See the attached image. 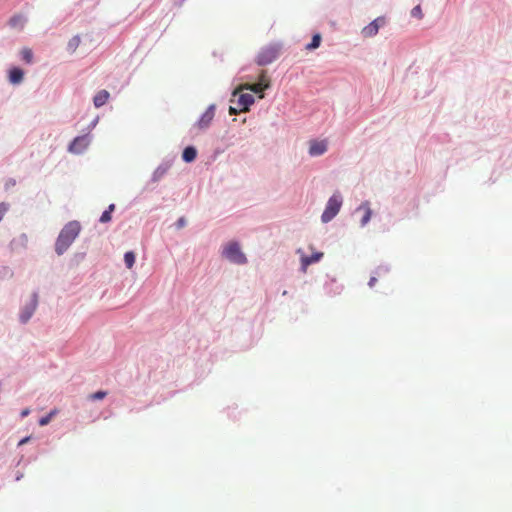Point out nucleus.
<instances>
[{
  "instance_id": "obj_20",
  "label": "nucleus",
  "mask_w": 512,
  "mask_h": 512,
  "mask_svg": "<svg viewBox=\"0 0 512 512\" xmlns=\"http://www.w3.org/2000/svg\"><path fill=\"white\" fill-rule=\"evenodd\" d=\"M107 395L106 391H97L89 396V399L91 400H101L105 398Z\"/></svg>"
},
{
  "instance_id": "obj_26",
  "label": "nucleus",
  "mask_w": 512,
  "mask_h": 512,
  "mask_svg": "<svg viewBox=\"0 0 512 512\" xmlns=\"http://www.w3.org/2000/svg\"><path fill=\"white\" fill-rule=\"evenodd\" d=\"M187 221L184 219V218H180L177 222H176V226L178 229L184 227L186 225Z\"/></svg>"
},
{
  "instance_id": "obj_23",
  "label": "nucleus",
  "mask_w": 512,
  "mask_h": 512,
  "mask_svg": "<svg viewBox=\"0 0 512 512\" xmlns=\"http://www.w3.org/2000/svg\"><path fill=\"white\" fill-rule=\"evenodd\" d=\"M111 220V213L110 211H104L100 217V222L102 223H106V222H109Z\"/></svg>"
},
{
  "instance_id": "obj_11",
  "label": "nucleus",
  "mask_w": 512,
  "mask_h": 512,
  "mask_svg": "<svg viewBox=\"0 0 512 512\" xmlns=\"http://www.w3.org/2000/svg\"><path fill=\"white\" fill-rule=\"evenodd\" d=\"M24 72L18 67H14L9 71V81L11 84H20L23 81Z\"/></svg>"
},
{
  "instance_id": "obj_13",
  "label": "nucleus",
  "mask_w": 512,
  "mask_h": 512,
  "mask_svg": "<svg viewBox=\"0 0 512 512\" xmlns=\"http://www.w3.org/2000/svg\"><path fill=\"white\" fill-rule=\"evenodd\" d=\"M110 94L106 90L99 91L93 98V103L96 108L102 107L108 100Z\"/></svg>"
},
{
  "instance_id": "obj_30",
  "label": "nucleus",
  "mask_w": 512,
  "mask_h": 512,
  "mask_svg": "<svg viewBox=\"0 0 512 512\" xmlns=\"http://www.w3.org/2000/svg\"><path fill=\"white\" fill-rule=\"evenodd\" d=\"M98 122V118H96L90 125L91 128H94Z\"/></svg>"
},
{
  "instance_id": "obj_27",
  "label": "nucleus",
  "mask_w": 512,
  "mask_h": 512,
  "mask_svg": "<svg viewBox=\"0 0 512 512\" xmlns=\"http://www.w3.org/2000/svg\"><path fill=\"white\" fill-rule=\"evenodd\" d=\"M30 439H31V437H30V436H28V437H25V438L21 439V440L19 441V443H18V446H22V445H24V444L28 443V442L30 441Z\"/></svg>"
},
{
  "instance_id": "obj_8",
  "label": "nucleus",
  "mask_w": 512,
  "mask_h": 512,
  "mask_svg": "<svg viewBox=\"0 0 512 512\" xmlns=\"http://www.w3.org/2000/svg\"><path fill=\"white\" fill-rule=\"evenodd\" d=\"M37 303H38L37 295L33 294L31 303L28 306H26L20 314L21 322L26 323L31 318L34 311L36 310Z\"/></svg>"
},
{
  "instance_id": "obj_18",
  "label": "nucleus",
  "mask_w": 512,
  "mask_h": 512,
  "mask_svg": "<svg viewBox=\"0 0 512 512\" xmlns=\"http://www.w3.org/2000/svg\"><path fill=\"white\" fill-rule=\"evenodd\" d=\"M182 157L185 162H192V145H189L184 149Z\"/></svg>"
},
{
  "instance_id": "obj_21",
  "label": "nucleus",
  "mask_w": 512,
  "mask_h": 512,
  "mask_svg": "<svg viewBox=\"0 0 512 512\" xmlns=\"http://www.w3.org/2000/svg\"><path fill=\"white\" fill-rule=\"evenodd\" d=\"M411 15H412L413 17H417L418 19H422V17H423V13H422L421 6H420V5L415 6V7L411 10Z\"/></svg>"
},
{
  "instance_id": "obj_3",
  "label": "nucleus",
  "mask_w": 512,
  "mask_h": 512,
  "mask_svg": "<svg viewBox=\"0 0 512 512\" xmlns=\"http://www.w3.org/2000/svg\"><path fill=\"white\" fill-rule=\"evenodd\" d=\"M281 47L277 44H272L263 47L256 57V63L259 66H265L275 61L280 53Z\"/></svg>"
},
{
  "instance_id": "obj_1",
  "label": "nucleus",
  "mask_w": 512,
  "mask_h": 512,
  "mask_svg": "<svg viewBox=\"0 0 512 512\" xmlns=\"http://www.w3.org/2000/svg\"><path fill=\"white\" fill-rule=\"evenodd\" d=\"M81 231V225L78 221L68 222L60 231L56 243L55 251L58 255H62L74 242Z\"/></svg>"
},
{
  "instance_id": "obj_2",
  "label": "nucleus",
  "mask_w": 512,
  "mask_h": 512,
  "mask_svg": "<svg viewBox=\"0 0 512 512\" xmlns=\"http://www.w3.org/2000/svg\"><path fill=\"white\" fill-rule=\"evenodd\" d=\"M241 91L238 88L233 92L231 102L236 106H230L229 112L231 115L248 111L249 107L254 103V96L252 94L240 93Z\"/></svg>"
},
{
  "instance_id": "obj_5",
  "label": "nucleus",
  "mask_w": 512,
  "mask_h": 512,
  "mask_svg": "<svg viewBox=\"0 0 512 512\" xmlns=\"http://www.w3.org/2000/svg\"><path fill=\"white\" fill-rule=\"evenodd\" d=\"M386 24V18L384 16L377 17L371 23L363 27L361 34L364 38H370L375 36L379 29Z\"/></svg>"
},
{
  "instance_id": "obj_10",
  "label": "nucleus",
  "mask_w": 512,
  "mask_h": 512,
  "mask_svg": "<svg viewBox=\"0 0 512 512\" xmlns=\"http://www.w3.org/2000/svg\"><path fill=\"white\" fill-rule=\"evenodd\" d=\"M27 22V18L22 14L14 15L9 20V26L11 28L22 30Z\"/></svg>"
},
{
  "instance_id": "obj_28",
  "label": "nucleus",
  "mask_w": 512,
  "mask_h": 512,
  "mask_svg": "<svg viewBox=\"0 0 512 512\" xmlns=\"http://www.w3.org/2000/svg\"><path fill=\"white\" fill-rule=\"evenodd\" d=\"M29 413H30L29 409H24V410L21 412V416H22V417H26Z\"/></svg>"
},
{
  "instance_id": "obj_14",
  "label": "nucleus",
  "mask_w": 512,
  "mask_h": 512,
  "mask_svg": "<svg viewBox=\"0 0 512 512\" xmlns=\"http://www.w3.org/2000/svg\"><path fill=\"white\" fill-rule=\"evenodd\" d=\"M81 43V39H80V36L79 35H75L73 36L67 43V51L70 53V54H73L77 48L79 47Z\"/></svg>"
},
{
  "instance_id": "obj_19",
  "label": "nucleus",
  "mask_w": 512,
  "mask_h": 512,
  "mask_svg": "<svg viewBox=\"0 0 512 512\" xmlns=\"http://www.w3.org/2000/svg\"><path fill=\"white\" fill-rule=\"evenodd\" d=\"M54 415H55V411H51L48 415H46V416L42 417V418L39 420V425H40V426H45V425H47V424L51 421V419H52V417H53Z\"/></svg>"
},
{
  "instance_id": "obj_25",
  "label": "nucleus",
  "mask_w": 512,
  "mask_h": 512,
  "mask_svg": "<svg viewBox=\"0 0 512 512\" xmlns=\"http://www.w3.org/2000/svg\"><path fill=\"white\" fill-rule=\"evenodd\" d=\"M6 211H7V206L3 203L0 204V221L2 220Z\"/></svg>"
},
{
  "instance_id": "obj_17",
  "label": "nucleus",
  "mask_w": 512,
  "mask_h": 512,
  "mask_svg": "<svg viewBox=\"0 0 512 512\" xmlns=\"http://www.w3.org/2000/svg\"><path fill=\"white\" fill-rule=\"evenodd\" d=\"M320 43H321V35L315 34L312 37V41L306 46V49H308V50L316 49L320 46Z\"/></svg>"
},
{
  "instance_id": "obj_7",
  "label": "nucleus",
  "mask_w": 512,
  "mask_h": 512,
  "mask_svg": "<svg viewBox=\"0 0 512 512\" xmlns=\"http://www.w3.org/2000/svg\"><path fill=\"white\" fill-rule=\"evenodd\" d=\"M215 115L214 105L209 106L197 122L199 129H206L211 124Z\"/></svg>"
},
{
  "instance_id": "obj_29",
  "label": "nucleus",
  "mask_w": 512,
  "mask_h": 512,
  "mask_svg": "<svg viewBox=\"0 0 512 512\" xmlns=\"http://www.w3.org/2000/svg\"><path fill=\"white\" fill-rule=\"evenodd\" d=\"M114 208H115V205L111 204V205H109V207L106 211H110V213H111L114 210Z\"/></svg>"
},
{
  "instance_id": "obj_16",
  "label": "nucleus",
  "mask_w": 512,
  "mask_h": 512,
  "mask_svg": "<svg viewBox=\"0 0 512 512\" xmlns=\"http://www.w3.org/2000/svg\"><path fill=\"white\" fill-rule=\"evenodd\" d=\"M124 262L128 269H131L135 264V254L132 251H128L124 254Z\"/></svg>"
},
{
  "instance_id": "obj_15",
  "label": "nucleus",
  "mask_w": 512,
  "mask_h": 512,
  "mask_svg": "<svg viewBox=\"0 0 512 512\" xmlns=\"http://www.w3.org/2000/svg\"><path fill=\"white\" fill-rule=\"evenodd\" d=\"M21 58L27 64H31L33 62V52L29 48H23L20 52Z\"/></svg>"
},
{
  "instance_id": "obj_24",
  "label": "nucleus",
  "mask_w": 512,
  "mask_h": 512,
  "mask_svg": "<svg viewBox=\"0 0 512 512\" xmlns=\"http://www.w3.org/2000/svg\"><path fill=\"white\" fill-rule=\"evenodd\" d=\"M15 184H16V181L14 179L10 178V179L6 180L4 188L6 190H9V189L13 188L15 186Z\"/></svg>"
},
{
  "instance_id": "obj_12",
  "label": "nucleus",
  "mask_w": 512,
  "mask_h": 512,
  "mask_svg": "<svg viewBox=\"0 0 512 512\" xmlns=\"http://www.w3.org/2000/svg\"><path fill=\"white\" fill-rule=\"evenodd\" d=\"M250 90L254 93H262L264 90L268 89L267 83H253V84H244L239 87V90Z\"/></svg>"
},
{
  "instance_id": "obj_4",
  "label": "nucleus",
  "mask_w": 512,
  "mask_h": 512,
  "mask_svg": "<svg viewBox=\"0 0 512 512\" xmlns=\"http://www.w3.org/2000/svg\"><path fill=\"white\" fill-rule=\"evenodd\" d=\"M91 142L92 136L89 133L77 136L68 145L67 151L74 155H81L88 149Z\"/></svg>"
},
{
  "instance_id": "obj_9",
  "label": "nucleus",
  "mask_w": 512,
  "mask_h": 512,
  "mask_svg": "<svg viewBox=\"0 0 512 512\" xmlns=\"http://www.w3.org/2000/svg\"><path fill=\"white\" fill-rule=\"evenodd\" d=\"M327 151V142L325 140L321 141H311L309 146V154L311 156H320Z\"/></svg>"
},
{
  "instance_id": "obj_22",
  "label": "nucleus",
  "mask_w": 512,
  "mask_h": 512,
  "mask_svg": "<svg viewBox=\"0 0 512 512\" xmlns=\"http://www.w3.org/2000/svg\"><path fill=\"white\" fill-rule=\"evenodd\" d=\"M258 82L259 83H267L268 88L270 87V79L268 78L265 71H261V73L259 74Z\"/></svg>"
},
{
  "instance_id": "obj_6",
  "label": "nucleus",
  "mask_w": 512,
  "mask_h": 512,
  "mask_svg": "<svg viewBox=\"0 0 512 512\" xmlns=\"http://www.w3.org/2000/svg\"><path fill=\"white\" fill-rule=\"evenodd\" d=\"M175 155L174 156H169L167 158H165L162 163L156 168V170L154 171L153 173V176H152V180L153 181H158L161 179V177L169 170V168L171 167V164L173 162V160L175 159Z\"/></svg>"
}]
</instances>
